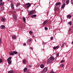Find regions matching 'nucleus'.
I'll use <instances>...</instances> for the list:
<instances>
[{"label": "nucleus", "instance_id": "1", "mask_svg": "<svg viewBox=\"0 0 73 73\" xmlns=\"http://www.w3.org/2000/svg\"><path fill=\"white\" fill-rule=\"evenodd\" d=\"M25 6L27 8H28L31 6V3H28L25 4Z\"/></svg>", "mask_w": 73, "mask_h": 73}, {"label": "nucleus", "instance_id": "2", "mask_svg": "<svg viewBox=\"0 0 73 73\" xmlns=\"http://www.w3.org/2000/svg\"><path fill=\"white\" fill-rule=\"evenodd\" d=\"M48 69V68L47 67H45L44 68L43 70L42 71L41 73H45L46 72L47 70Z\"/></svg>", "mask_w": 73, "mask_h": 73}, {"label": "nucleus", "instance_id": "3", "mask_svg": "<svg viewBox=\"0 0 73 73\" xmlns=\"http://www.w3.org/2000/svg\"><path fill=\"white\" fill-rule=\"evenodd\" d=\"M34 12H35V10H33L31 11L29 13V16H31V15H33V13H34Z\"/></svg>", "mask_w": 73, "mask_h": 73}, {"label": "nucleus", "instance_id": "4", "mask_svg": "<svg viewBox=\"0 0 73 73\" xmlns=\"http://www.w3.org/2000/svg\"><path fill=\"white\" fill-rule=\"evenodd\" d=\"M1 21L3 22H4V21H5V18L1 17Z\"/></svg>", "mask_w": 73, "mask_h": 73}, {"label": "nucleus", "instance_id": "5", "mask_svg": "<svg viewBox=\"0 0 73 73\" xmlns=\"http://www.w3.org/2000/svg\"><path fill=\"white\" fill-rule=\"evenodd\" d=\"M52 61L50 59H48L47 60V64H51V63H52Z\"/></svg>", "mask_w": 73, "mask_h": 73}, {"label": "nucleus", "instance_id": "6", "mask_svg": "<svg viewBox=\"0 0 73 73\" xmlns=\"http://www.w3.org/2000/svg\"><path fill=\"white\" fill-rule=\"evenodd\" d=\"M50 58V60H51L52 61L54 60V59H55V58H54V57L53 56H51Z\"/></svg>", "mask_w": 73, "mask_h": 73}, {"label": "nucleus", "instance_id": "7", "mask_svg": "<svg viewBox=\"0 0 73 73\" xmlns=\"http://www.w3.org/2000/svg\"><path fill=\"white\" fill-rule=\"evenodd\" d=\"M13 18H14V19L15 20H17V16H16V15H13Z\"/></svg>", "mask_w": 73, "mask_h": 73}, {"label": "nucleus", "instance_id": "8", "mask_svg": "<svg viewBox=\"0 0 73 73\" xmlns=\"http://www.w3.org/2000/svg\"><path fill=\"white\" fill-rule=\"evenodd\" d=\"M5 26L4 25H2L1 26V27H0V28L1 29H4L5 28Z\"/></svg>", "mask_w": 73, "mask_h": 73}, {"label": "nucleus", "instance_id": "9", "mask_svg": "<svg viewBox=\"0 0 73 73\" xmlns=\"http://www.w3.org/2000/svg\"><path fill=\"white\" fill-rule=\"evenodd\" d=\"M4 5V2H1L0 3V6H1L2 5Z\"/></svg>", "mask_w": 73, "mask_h": 73}, {"label": "nucleus", "instance_id": "10", "mask_svg": "<svg viewBox=\"0 0 73 73\" xmlns=\"http://www.w3.org/2000/svg\"><path fill=\"white\" fill-rule=\"evenodd\" d=\"M65 3H64L61 7L62 9H63L65 7Z\"/></svg>", "mask_w": 73, "mask_h": 73}, {"label": "nucleus", "instance_id": "11", "mask_svg": "<svg viewBox=\"0 0 73 73\" xmlns=\"http://www.w3.org/2000/svg\"><path fill=\"white\" fill-rule=\"evenodd\" d=\"M61 3L60 2L56 3V6L58 5H61Z\"/></svg>", "mask_w": 73, "mask_h": 73}, {"label": "nucleus", "instance_id": "12", "mask_svg": "<svg viewBox=\"0 0 73 73\" xmlns=\"http://www.w3.org/2000/svg\"><path fill=\"white\" fill-rule=\"evenodd\" d=\"M9 54L10 56H13L14 55V54L12 52H10L9 53Z\"/></svg>", "mask_w": 73, "mask_h": 73}, {"label": "nucleus", "instance_id": "13", "mask_svg": "<svg viewBox=\"0 0 73 73\" xmlns=\"http://www.w3.org/2000/svg\"><path fill=\"white\" fill-rule=\"evenodd\" d=\"M13 70H10V71H9L8 72V73H13Z\"/></svg>", "mask_w": 73, "mask_h": 73}, {"label": "nucleus", "instance_id": "14", "mask_svg": "<svg viewBox=\"0 0 73 73\" xmlns=\"http://www.w3.org/2000/svg\"><path fill=\"white\" fill-rule=\"evenodd\" d=\"M41 68H44V64H41L40 66Z\"/></svg>", "mask_w": 73, "mask_h": 73}, {"label": "nucleus", "instance_id": "15", "mask_svg": "<svg viewBox=\"0 0 73 73\" xmlns=\"http://www.w3.org/2000/svg\"><path fill=\"white\" fill-rule=\"evenodd\" d=\"M36 15L35 14L33 15H32L31 16V17L32 18H34V17H36Z\"/></svg>", "mask_w": 73, "mask_h": 73}, {"label": "nucleus", "instance_id": "16", "mask_svg": "<svg viewBox=\"0 0 73 73\" xmlns=\"http://www.w3.org/2000/svg\"><path fill=\"white\" fill-rule=\"evenodd\" d=\"M11 58H12V57H9L7 59V61H11L10 60H11Z\"/></svg>", "mask_w": 73, "mask_h": 73}, {"label": "nucleus", "instance_id": "17", "mask_svg": "<svg viewBox=\"0 0 73 73\" xmlns=\"http://www.w3.org/2000/svg\"><path fill=\"white\" fill-rule=\"evenodd\" d=\"M13 39H16L17 38V36L15 35H14L12 36Z\"/></svg>", "mask_w": 73, "mask_h": 73}, {"label": "nucleus", "instance_id": "18", "mask_svg": "<svg viewBox=\"0 0 73 73\" xmlns=\"http://www.w3.org/2000/svg\"><path fill=\"white\" fill-rule=\"evenodd\" d=\"M11 8H12L13 9H14V7H13V4L12 3L11 4Z\"/></svg>", "mask_w": 73, "mask_h": 73}, {"label": "nucleus", "instance_id": "19", "mask_svg": "<svg viewBox=\"0 0 73 73\" xmlns=\"http://www.w3.org/2000/svg\"><path fill=\"white\" fill-rule=\"evenodd\" d=\"M9 65H11V63H12V61L10 60L9 61H8Z\"/></svg>", "mask_w": 73, "mask_h": 73}, {"label": "nucleus", "instance_id": "20", "mask_svg": "<svg viewBox=\"0 0 73 73\" xmlns=\"http://www.w3.org/2000/svg\"><path fill=\"white\" fill-rule=\"evenodd\" d=\"M72 17V16L70 15H68L67 16V17L68 19H70L71 17Z\"/></svg>", "mask_w": 73, "mask_h": 73}, {"label": "nucleus", "instance_id": "21", "mask_svg": "<svg viewBox=\"0 0 73 73\" xmlns=\"http://www.w3.org/2000/svg\"><path fill=\"white\" fill-rule=\"evenodd\" d=\"M19 6H20V3H17V5H16V7H19Z\"/></svg>", "mask_w": 73, "mask_h": 73}, {"label": "nucleus", "instance_id": "22", "mask_svg": "<svg viewBox=\"0 0 73 73\" xmlns=\"http://www.w3.org/2000/svg\"><path fill=\"white\" fill-rule=\"evenodd\" d=\"M27 70V67H26L24 69V72H26Z\"/></svg>", "mask_w": 73, "mask_h": 73}, {"label": "nucleus", "instance_id": "23", "mask_svg": "<svg viewBox=\"0 0 73 73\" xmlns=\"http://www.w3.org/2000/svg\"><path fill=\"white\" fill-rule=\"evenodd\" d=\"M23 21H24L25 22H26V21H25V17H23Z\"/></svg>", "mask_w": 73, "mask_h": 73}, {"label": "nucleus", "instance_id": "24", "mask_svg": "<svg viewBox=\"0 0 73 73\" xmlns=\"http://www.w3.org/2000/svg\"><path fill=\"white\" fill-rule=\"evenodd\" d=\"M32 41V40L31 38H30L27 40V41L30 42H31V41Z\"/></svg>", "mask_w": 73, "mask_h": 73}, {"label": "nucleus", "instance_id": "25", "mask_svg": "<svg viewBox=\"0 0 73 73\" xmlns=\"http://www.w3.org/2000/svg\"><path fill=\"white\" fill-rule=\"evenodd\" d=\"M31 42H29V41H27V43L29 45H31Z\"/></svg>", "mask_w": 73, "mask_h": 73}, {"label": "nucleus", "instance_id": "26", "mask_svg": "<svg viewBox=\"0 0 73 73\" xmlns=\"http://www.w3.org/2000/svg\"><path fill=\"white\" fill-rule=\"evenodd\" d=\"M14 54H17V52H16V51H14L13 52Z\"/></svg>", "mask_w": 73, "mask_h": 73}, {"label": "nucleus", "instance_id": "27", "mask_svg": "<svg viewBox=\"0 0 73 73\" xmlns=\"http://www.w3.org/2000/svg\"><path fill=\"white\" fill-rule=\"evenodd\" d=\"M69 0H67L66 1V3L67 4H69Z\"/></svg>", "mask_w": 73, "mask_h": 73}, {"label": "nucleus", "instance_id": "28", "mask_svg": "<svg viewBox=\"0 0 73 73\" xmlns=\"http://www.w3.org/2000/svg\"><path fill=\"white\" fill-rule=\"evenodd\" d=\"M23 64H25V62H26V60L25 59H24V60H23Z\"/></svg>", "mask_w": 73, "mask_h": 73}, {"label": "nucleus", "instance_id": "29", "mask_svg": "<svg viewBox=\"0 0 73 73\" xmlns=\"http://www.w3.org/2000/svg\"><path fill=\"white\" fill-rule=\"evenodd\" d=\"M2 62H3V59H0V63H2Z\"/></svg>", "mask_w": 73, "mask_h": 73}, {"label": "nucleus", "instance_id": "30", "mask_svg": "<svg viewBox=\"0 0 73 73\" xmlns=\"http://www.w3.org/2000/svg\"><path fill=\"white\" fill-rule=\"evenodd\" d=\"M68 24H69L70 25H72V24L71 23V22L70 21L68 23Z\"/></svg>", "mask_w": 73, "mask_h": 73}, {"label": "nucleus", "instance_id": "31", "mask_svg": "<svg viewBox=\"0 0 73 73\" xmlns=\"http://www.w3.org/2000/svg\"><path fill=\"white\" fill-rule=\"evenodd\" d=\"M44 29L45 30V31H47L48 30V27H45L44 28Z\"/></svg>", "mask_w": 73, "mask_h": 73}, {"label": "nucleus", "instance_id": "32", "mask_svg": "<svg viewBox=\"0 0 73 73\" xmlns=\"http://www.w3.org/2000/svg\"><path fill=\"white\" fill-rule=\"evenodd\" d=\"M29 33H30V35H32V34H33V32L31 31H30L29 32Z\"/></svg>", "mask_w": 73, "mask_h": 73}, {"label": "nucleus", "instance_id": "33", "mask_svg": "<svg viewBox=\"0 0 73 73\" xmlns=\"http://www.w3.org/2000/svg\"><path fill=\"white\" fill-rule=\"evenodd\" d=\"M60 67H61V68H62V67H63V66H64V64H61L60 65Z\"/></svg>", "mask_w": 73, "mask_h": 73}, {"label": "nucleus", "instance_id": "34", "mask_svg": "<svg viewBox=\"0 0 73 73\" xmlns=\"http://www.w3.org/2000/svg\"><path fill=\"white\" fill-rule=\"evenodd\" d=\"M45 22L46 23H48V20H46L45 21Z\"/></svg>", "mask_w": 73, "mask_h": 73}, {"label": "nucleus", "instance_id": "35", "mask_svg": "<svg viewBox=\"0 0 73 73\" xmlns=\"http://www.w3.org/2000/svg\"><path fill=\"white\" fill-rule=\"evenodd\" d=\"M1 39L0 38V45H1Z\"/></svg>", "mask_w": 73, "mask_h": 73}, {"label": "nucleus", "instance_id": "36", "mask_svg": "<svg viewBox=\"0 0 73 73\" xmlns=\"http://www.w3.org/2000/svg\"><path fill=\"white\" fill-rule=\"evenodd\" d=\"M56 57H58V56H59V53H58L56 54Z\"/></svg>", "mask_w": 73, "mask_h": 73}, {"label": "nucleus", "instance_id": "37", "mask_svg": "<svg viewBox=\"0 0 73 73\" xmlns=\"http://www.w3.org/2000/svg\"><path fill=\"white\" fill-rule=\"evenodd\" d=\"M45 24H46V23L44 21L43 23V25H45Z\"/></svg>", "mask_w": 73, "mask_h": 73}, {"label": "nucleus", "instance_id": "38", "mask_svg": "<svg viewBox=\"0 0 73 73\" xmlns=\"http://www.w3.org/2000/svg\"><path fill=\"white\" fill-rule=\"evenodd\" d=\"M1 10L2 11H3L4 10V9H3V8L2 7H1Z\"/></svg>", "mask_w": 73, "mask_h": 73}, {"label": "nucleus", "instance_id": "39", "mask_svg": "<svg viewBox=\"0 0 73 73\" xmlns=\"http://www.w3.org/2000/svg\"><path fill=\"white\" fill-rule=\"evenodd\" d=\"M65 43H63L62 44V47H63V46H64V45H65Z\"/></svg>", "mask_w": 73, "mask_h": 73}, {"label": "nucleus", "instance_id": "40", "mask_svg": "<svg viewBox=\"0 0 73 73\" xmlns=\"http://www.w3.org/2000/svg\"><path fill=\"white\" fill-rule=\"evenodd\" d=\"M64 61H65V60H61L60 62H61V63H62V62H64Z\"/></svg>", "mask_w": 73, "mask_h": 73}, {"label": "nucleus", "instance_id": "41", "mask_svg": "<svg viewBox=\"0 0 73 73\" xmlns=\"http://www.w3.org/2000/svg\"><path fill=\"white\" fill-rule=\"evenodd\" d=\"M53 37H51L50 38V40H53Z\"/></svg>", "mask_w": 73, "mask_h": 73}, {"label": "nucleus", "instance_id": "42", "mask_svg": "<svg viewBox=\"0 0 73 73\" xmlns=\"http://www.w3.org/2000/svg\"><path fill=\"white\" fill-rule=\"evenodd\" d=\"M26 43H24L23 45H24V46H26Z\"/></svg>", "mask_w": 73, "mask_h": 73}, {"label": "nucleus", "instance_id": "43", "mask_svg": "<svg viewBox=\"0 0 73 73\" xmlns=\"http://www.w3.org/2000/svg\"><path fill=\"white\" fill-rule=\"evenodd\" d=\"M59 46H57L56 47V49H58V48H59Z\"/></svg>", "mask_w": 73, "mask_h": 73}, {"label": "nucleus", "instance_id": "44", "mask_svg": "<svg viewBox=\"0 0 73 73\" xmlns=\"http://www.w3.org/2000/svg\"><path fill=\"white\" fill-rule=\"evenodd\" d=\"M29 68H31L32 67V65H30L29 66Z\"/></svg>", "mask_w": 73, "mask_h": 73}, {"label": "nucleus", "instance_id": "45", "mask_svg": "<svg viewBox=\"0 0 73 73\" xmlns=\"http://www.w3.org/2000/svg\"><path fill=\"white\" fill-rule=\"evenodd\" d=\"M72 29H69V31H70L72 30Z\"/></svg>", "mask_w": 73, "mask_h": 73}, {"label": "nucleus", "instance_id": "46", "mask_svg": "<svg viewBox=\"0 0 73 73\" xmlns=\"http://www.w3.org/2000/svg\"><path fill=\"white\" fill-rule=\"evenodd\" d=\"M54 50H56V47H54Z\"/></svg>", "mask_w": 73, "mask_h": 73}, {"label": "nucleus", "instance_id": "47", "mask_svg": "<svg viewBox=\"0 0 73 73\" xmlns=\"http://www.w3.org/2000/svg\"><path fill=\"white\" fill-rule=\"evenodd\" d=\"M20 8H19V9H17V11H19V10H20Z\"/></svg>", "mask_w": 73, "mask_h": 73}, {"label": "nucleus", "instance_id": "48", "mask_svg": "<svg viewBox=\"0 0 73 73\" xmlns=\"http://www.w3.org/2000/svg\"><path fill=\"white\" fill-rule=\"evenodd\" d=\"M50 73H54V72H53V71H51L50 72Z\"/></svg>", "mask_w": 73, "mask_h": 73}, {"label": "nucleus", "instance_id": "49", "mask_svg": "<svg viewBox=\"0 0 73 73\" xmlns=\"http://www.w3.org/2000/svg\"><path fill=\"white\" fill-rule=\"evenodd\" d=\"M30 49H31L32 50V49H33V48L32 47H30Z\"/></svg>", "mask_w": 73, "mask_h": 73}, {"label": "nucleus", "instance_id": "50", "mask_svg": "<svg viewBox=\"0 0 73 73\" xmlns=\"http://www.w3.org/2000/svg\"><path fill=\"white\" fill-rule=\"evenodd\" d=\"M73 1V0H71V3H72Z\"/></svg>", "mask_w": 73, "mask_h": 73}, {"label": "nucleus", "instance_id": "51", "mask_svg": "<svg viewBox=\"0 0 73 73\" xmlns=\"http://www.w3.org/2000/svg\"><path fill=\"white\" fill-rule=\"evenodd\" d=\"M42 44H43V45H44V44H45V43L43 42L42 43Z\"/></svg>", "mask_w": 73, "mask_h": 73}, {"label": "nucleus", "instance_id": "52", "mask_svg": "<svg viewBox=\"0 0 73 73\" xmlns=\"http://www.w3.org/2000/svg\"><path fill=\"white\" fill-rule=\"evenodd\" d=\"M0 2L3 1V0H0Z\"/></svg>", "mask_w": 73, "mask_h": 73}, {"label": "nucleus", "instance_id": "53", "mask_svg": "<svg viewBox=\"0 0 73 73\" xmlns=\"http://www.w3.org/2000/svg\"><path fill=\"white\" fill-rule=\"evenodd\" d=\"M72 44H73V41H72Z\"/></svg>", "mask_w": 73, "mask_h": 73}, {"label": "nucleus", "instance_id": "54", "mask_svg": "<svg viewBox=\"0 0 73 73\" xmlns=\"http://www.w3.org/2000/svg\"><path fill=\"white\" fill-rule=\"evenodd\" d=\"M72 5H73V2L72 3Z\"/></svg>", "mask_w": 73, "mask_h": 73}, {"label": "nucleus", "instance_id": "55", "mask_svg": "<svg viewBox=\"0 0 73 73\" xmlns=\"http://www.w3.org/2000/svg\"><path fill=\"white\" fill-rule=\"evenodd\" d=\"M8 0V1H9V0Z\"/></svg>", "mask_w": 73, "mask_h": 73}, {"label": "nucleus", "instance_id": "56", "mask_svg": "<svg viewBox=\"0 0 73 73\" xmlns=\"http://www.w3.org/2000/svg\"><path fill=\"white\" fill-rule=\"evenodd\" d=\"M72 69H73V68H72Z\"/></svg>", "mask_w": 73, "mask_h": 73}]
</instances>
